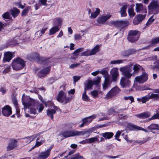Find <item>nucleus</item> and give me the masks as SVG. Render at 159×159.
<instances>
[{"label":"nucleus","mask_w":159,"mask_h":159,"mask_svg":"<svg viewBox=\"0 0 159 159\" xmlns=\"http://www.w3.org/2000/svg\"><path fill=\"white\" fill-rule=\"evenodd\" d=\"M99 136H96L95 137H92L88 139L89 143H94L95 141L98 142V143L99 142L98 141Z\"/></svg>","instance_id":"obj_46"},{"label":"nucleus","mask_w":159,"mask_h":159,"mask_svg":"<svg viewBox=\"0 0 159 159\" xmlns=\"http://www.w3.org/2000/svg\"><path fill=\"white\" fill-rule=\"evenodd\" d=\"M124 99L125 100L129 99L131 100V103L133 102L134 101V98L132 96H129L128 97H125Z\"/></svg>","instance_id":"obj_63"},{"label":"nucleus","mask_w":159,"mask_h":159,"mask_svg":"<svg viewBox=\"0 0 159 159\" xmlns=\"http://www.w3.org/2000/svg\"><path fill=\"white\" fill-rule=\"evenodd\" d=\"M135 50L134 49H129L123 52V55L125 56H128L134 53Z\"/></svg>","instance_id":"obj_38"},{"label":"nucleus","mask_w":159,"mask_h":159,"mask_svg":"<svg viewBox=\"0 0 159 159\" xmlns=\"http://www.w3.org/2000/svg\"><path fill=\"white\" fill-rule=\"evenodd\" d=\"M100 12V10L99 8H96L93 10V11L91 14L90 18L92 19H94L96 18L99 14Z\"/></svg>","instance_id":"obj_31"},{"label":"nucleus","mask_w":159,"mask_h":159,"mask_svg":"<svg viewBox=\"0 0 159 159\" xmlns=\"http://www.w3.org/2000/svg\"><path fill=\"white\" fill-rule=\"evenodd\" d=\"M84 159L83 157L80 155L79 153L75 154L73 156L71 159Z\"/></svg>","instance_id":"obj_49"},{"label":"nucleus","mask_w":159,"mask_h":159,"mask_svg":"<svg viewBox=\"0 0 159 159\" xmlns=\"http://www.w3.org/2000/svg\"><path fill=\"white\" fill-rule=\"evenodd\" d=\"M129 127L130 129L132 130H141L146 133L148 132V131L146 129L133 124L129 125Z\"/></svg>","instance_id":"obj_24"},{"label":"nucleus","mask_w":159,"mask_h":159,"mask_svg":"<svg viewBox=\"0 0 159 159\" xmlns=\"http://www.w3.org/2000/svg\"><path fill=\"white\" fill-rule=\"evenodd\" d=\"M148 75L146 73H143L141 75L136 77L134 81L139 83H143L148 80Z\"/></svg>","instance_id":"obj_9"},{"label":"nucleus","mask_w":159,"mask_h":159,"mask_svg":"<svg viewBox=\"0 0 159 159\" xmlns=\"http://www.w3.org/2000/svg\"><path fill=\"white\" fill-rule=\"evenodd\" d=\"M52 147L39 153L38 156V159H46L49 156Z\"/></svg>","instance_id":"obj_16"},{"label":"nucleus","mask_w":159,"mask_h":159,"mask_svg":"<svg viewBox=\"0 0 159 159\" xmlns=\"http://www.w3.org/2000/svg\"><path fill=\"white\" fill-rule=\"evenodd\" d=\"M82 38V36L80 34H76L74 35V39L75 40H80Z\"/></svg>","instance_id":"obj_55"},{"label":"nucleus","mask_w":159,"mask_h":159,"mask_svg":"<svg viewBox=\"0 0 159 159\" xmlns=\"http://www.w3.org/2000/svg\"><path fill=\"white\" fill-rule=\"evenodd\" d=\"M80 78V77L79 76H74L73 77L74 81L75 82H76L79 80Z\"/></svg>","instance_id":"obj_64"},{"label":"nucleus","mask_w":159,"mask_h":159,"mask_svg":"<svg viewBox=\"0 0 159 159\" xmlns=\"http://www.w3.org/2000/svg\"><path fill=\"white\" fill-rule=\"evenodd\" d=\"M12 101L14 105L16 107V109H17V107L18 106V102L16 99L15 98H13L12 99Z\"/></svg>","instance_id":"obj_58"},{"label":"nucleus","mask_w":159,"mask_h":159,"mask_svg":"<svg viewBox=\"0 0 159 159\" xmlns=\"http://www.w3.org/2000/svg\"><path fill=\"white\" fill-rule=\"evenodd\" d=\"M129 79L125 76L121 77L120 80V84L123 88H128L129 87L130 81Z\"/></svg>","instance_id":"obj_11"},{"label":"nucleus","mask_w":159,"mask_h":159,"mask_svg":"<svg viewBox=\"0 0 159 159\" xmlns=\"http://www.w3.org/2000/svg\"><path fill=\"white\" fill-rule=\"evenodd\" d=\"M24 106V108H30V112L34 115L37 114L38 112H41L43 109L44 107L42 104L38 103L33 99H30L28 102L25 103L22 100Z\"/></svg>","instance_id":"obj_1"},{"label":"nucleus","mask_w":159,"mask_h":159,"mask_svg":"<svg viewBox=\"0 0 159 159\" xmlns=\"http://www.w3.org/2000/svg\"><path fill=\"white\" fill-rule=\"evenodd\" d=\"M124 60L119 59L115 60H112L110 62V64L111 65H116L117 64H120V63L123 62Z\"/></svg>","instance_id":"obj_45"},{"label":"nucleus","mask_w":159,"mask_h":159,"mask_svg":"<svg viewBox=\"0 0 159 159\" xmlns=\"http://www.w3.org/2000/svg\"><path fill=\"white\" fill-rule=\"evenodd\" d=\"M53 22L54 25L57 26H60L61 25L62 20L60 18H56L53 19Z\"/></svg>","instance_id":"obj_34"},{"label":"nucleus","mask_w":159,"mask_h":159,"mask_svg":"<svg viewBox=\"0 0 159 159\" xmlns=\"http://www.w3.org/2000/svg\"><path fill=\"white\" fill-rule=\"evenodd\" d=\"M25 66L24 61L22 59L20 58L16 59L12 62V67L14 70H16L21 69L24 68Z\"/></svg>","instance_id":"obj_3"},{"label":"nucleus","mask_w":159,"mask_h":159,"mask_svg":"<svg viewBox=\"0 0 159 159\" xmlns=\"http://www.w3.org/2000/svg\"><path fill=\"white\" fill-rule=\"evenodd\" d=\"M12 57V54L10 52H7L4 54V60L5 61H9L11 59Z\"/></svg>","instance_id":"obj_28"},{"label":"nucleus","mask_w":159,"mask_h":159,"mask_svg":"<svg viewBox=\"0 0 159 159\" xmlns=\"http://www.w3.org/2000/svg\"><path fill=\"white\" fill-rule=\"evenodd\" d=\"M128 6V4H125L124 5L120 8V12L122 17H124L127 16V14L126 13V10Z\"/></svg>","instance_id":"obj_26"},{"label":"nucleus","mask_w":159,"mask_h":159,"mask_svg":"<svg viewBox=\"0 0 159 159\" xmlns=\"http://www.w3.org/2000/svg\"><path fill=\"white\" fill-rule=\"evenodd\" d=\"M110 23L117 28H120L121 29L129 24V22L126 20L111 21Z\"/></svg>","instance_id":"obj_7"},{"label":"nucleus","mask_w":159,"mask_h":159,"mask_svg":"<svg viewBox=\"0 0 159 159\" xmlns=\"http://www.w3.org/2000/svg\"><path fill=\"white\" fill-rule=\"evenodd\" d=\"M94 84L93 81L91 80L88 81L87 84L85 85V87L84 88V90L86 91L88 89H92L93 84Z\"/></svg>","instance_id":"obj_41"},{"label":"nucleus","mask_w":159,"mask_h":159,"mask_svg":"<svg viewBox=\"0 0 159 159\" xmlns=\"http://www.w3.org/2000/svg\"><path fill=\"white\" fill-rule=\"evenodd\" d=\"M91 93L93 98H95L98 95V92L97 91L94 90L91 92Z\"/></svg>","instance_id":"obj_57"},{"label":"nucleus","mask_w":159,"mask_h":159,"mask_svg":"<svg viewBox=\"0 0 159 159\" xmlns=\"http://www.w3.org/2000/svg\"><path fill=\"white\" fill-rule=\"evenodd\" d=\"M135 11L137 13H147V10L145 6L141 3H136L135 7Z\"/></svg>","instance_id":"obj_14"},{"label":"nucleus","mask_w":159,"mask_h":159,"mask_svg":"<svg viewBox=\"0 0 159 159\" xmlns=\"http://www.w3.org/2000/svg\"><path fill=\"white\" fill-rule=\"evenodd\" d=\"M128 13L130 17H133L135 14V13L134 11V9L133 8H131L128 10Z\"/></svg>","instance_id":"obj_48"},{"label":"nucleus","mask_w":159,"mask_h":159,"mask_svg":"<svg viewBox=\"0 0 159 159\" xmlns=\"http://www.w3.org/2000/svg\"><path fill=\"white\" fill-rule=\"evenodd\" d=\"M139 38V31L137 30H130L128 34L127 39L133 43L136 41Z\"/></svg>","instance_id":"obj_5"},{"label":"nucleus","mask_w":159,"mask_h":159,"mask_svg":"<svg viewBox=\"0 0 159 159\" xmlns=\"http://www.w3.org/2000/svg\"><path fill=\"white\" fill-rule=\"evenodd\" d=\"M120 91V89L117 86L112 88L106 95L105 98L107 99L111 98L118 94Z\"/></svg>","instance_id":"obj_6"},{"label":"nucleus","mask_w":159,"mask_h":159,"mask_svg":"<svg viewBox=\"0 0 159 159\" xmlns=\"http://www.w3.org/2000/svg\"><path fill=\"white\" fill-rule=\"evenodd\" d=\"M112 82V81L110 80V78L105 79L104 82L102 84L103 90H106L108 85Z\"/></svg>","instance_id":"obj_32"},{"label":"nucleus","mask_w":159,"mask_h":159,"mask_svg":"<svg viewBox=\"0 0 159 159\" xmlns=\"http://www.w3.org/2000/svg\"><path fill=\"white\" fill-rule=\"evenodd\" d=\"M148 128L151 132L154 134H159V125L157 124H152L148 126Z\"/></svg>","instance_id":"obj_17"},{"label":"nucleus","mask_w":159,"mask_h":159,"mask_svg":"<svg viewBox=\"0 0 159 159\" xmlns=\"http://www.w3.org/2000/svg\"><path fill=\"white\" fill-rule=\"evenodd\" d=\"M146 16V14L142 15L140 14L136 16L135 18H137V20H139V21L141 22L144 19Z\"/></svg>","instance_id":"obj_40"},{"label":"nucleus","mask_w":159,"mask_h":159,"mask_svg":"<svg viewBox=\"0 0 159 159\" xmlns=\"http://www.w3.org/2000/svg\"><path fill=\"white\" fill-rule=\"evenodd\" d=\"M82 99L84 101L86 102H90V99L89 97L86 94V91L84 90V92L82 94Z\"/></svg>","instance_id":"obj_33"},{"label":"nucleus","mask_w":159,"mask_h":159,"mask_svg":"<svg viewBox=\"0 0 159 159\" xmlns=\"http://www.w3.org/2000/svg\"><path fill=\"white\" fill-rule=\"evenodd\" d=\"M159 42V37L155 38L151 41L150 42V46H153L155 45L156 44Z\"/></svg>","instance_id":"obj_42"},{"label":"nucleus","mask_w":159,"mask_h":159,"mask_svg":"<svg viewBox=\"0 0 159 159\" xmlns=\"http://www.w3.org/2000/svg\"><path fill=\"white\" fill-rule=\"evenodd\" d=\"M95 118L96 116L93 115L88 117H87L82 119V122H84V123H85L86 125H88L92 121L93 119Z\"/></svg>","instance_id":"obj_22"},{"label":"nucleus","mask_w":159,"mask_h":159,"mask_svg":"<svg viewBox=\"0 0 159 159\" xmlns=\"http://www.w3.org/2000/svg\"><path fill=\"white\" fill-rule=\"evenodd\" d=\"M17 141L15 139L10 140V142L7 147V151H10L12 150L17 146Z\"/></svg>","instance_id":"obj_20"},{"label":"nucleus","mask_w":159,"mask_h":159,"mask_svg":"<svg viewBox=\"0 0 159 159\" xmlns=\"http://www.w3.org/2000/svg\"><path fill=\"white\" fill-rule=\"evenodd\" d=\"M159 7V3L157 1L152 0L148 6L149 12H152Z\"/></svg>","instance_id":"obj_15"},{"label":"nucleus","mask_w":159,"mask_h":159,"mask_svg":"<svg viewBox=\"0 0 159 159\" xmlns=\"http://www.w3.org/2000/svg\"><path fill=\"white\" fill-rule=\"evenodd\" d=\"M95 130V128L94 127L85 130L84 131H79L80 135H83L86 134H88V136L90 134Z\"/></svg>","instance_id":"obj_25"},{"label":"nucleus","mask_w":159,"mask_h":159,"mask_svg":"<svg viewBox=\"0 0 159 159\" xmlns=\"http://www.w3.org/2000/svg\"><path fill=\"white\" fill-rule=\"evenodd\" d=\"M123 132V130H122L121 131H118L116 133V135L115 136V139L118 140V141H120V139H119V138L120 135V134L122 132Z\"/></svg>","instance_id":"obj_51"},{"label":"nucleus","mask_w":159,"mask_h":159,"mask_svg":"<svg viewBox=\"0 0 159 159\" xmlns=\"http://www.w3.org/2000/svg\"><path fill=\"white\" fill-rule=\"evenodd\" d=\"M83 48H80L76 49L75 51L72 53V55H74L75 56H76L77 57H75L73 56L71 57V59H75L77 57L79 56V53L83 51Z\"/></svg>","instance_id":"obj_29"},{"label":"nucleus","mask_w":159,"mask_h":159,"mask_svg":"<svg viewBox=\"0 0 159 159\" xmlns=\"http://www.w3.org/2000/svg\"><path fill=\"white\" fill-rule=\"evenodd\" d=\"M45 140L43 136H40L38 137L36 140L35 144L31 149V150L34 149L36 147H38L42 145L45 141Z\"/></svg>","instance_id":"obj_19"},{"label":"nucleus","mask_w":159,"mask_h":159,"mask_svg":"<svg viewBox=\"0 0 159 159\" xmlns=\"http://www.w3.org/2000/svg\"><path fill=\"white\" fill-rule=\"evenodd\" d=\"M154 92L157 93L155 94L152 93L150 94V99H153L154 100H158L159 99V89H155L154 90Z\"/></svg>","instance_id":"obj_23"},{"label":"nucleus","mask_w":159,"mask_h":159,"mask_svg":"<svg viewBox=\"0 0 159 159\" xmlns=\"http://www.w3.org/2000/svg\"><path fill=\"white\" fill-rule=\"evenodd\" d=\"M159 118V113H157L155 115H154L152 117L148 119V121H150L151 120L155 119H158Z\"/></svg>","instance_id":"obj_54"},{"label":"nucleus","mask_w":159,"mask_h":159,"mask_svg":"<svg viewBox=\"0 0 159 159\" xmlns=\"http://www.w3.org/2000/svg\"><path fill=\"white\" fill-rule=\"evenodd\" d=\"M110 74L111 75V81L116 82L119 76L118 68L117 67L113 68L110 70Z\"/></svg>","instance_id":"obj_8"},{"label":"nucleus","mask_w":159,"mask_h":159,"mask_svg":"<svg viewBox=\"0 0 159 159\" xmlns=\"http://www.w3.org/2000/svg\"><path fill=\"white\" fill-rule=\"evenodd\" d=\"M91 52L89 50H87L86 51L82 53L81 55V56H91Z\"/></svg>","instance_id":"obj_52"},{"label":"nucleus","mask_w":159,"mask_h":159,"mask_svg":"<svg viewBox=\"0 0 159 159\" xmlns=\"http://www.w3.org/2000/svg\"><path fill=\"white\" fill-rule=\"evenodd\" d=\"M153 16H152L148 20L147 23H146V25L147 26H148L151 25L152 23L154 20V19L152 17Z\"/></svg>","instance_id":"obj_50"},{"label":"nucleus","mask_w":159,"mask_h":159,"mask_svg":"<svg viewBox=\"0 0 159 159\" xmlns=\"http://www.w3.org/2000/svg\"><path fill=\"white\" fill-rule=\"evenodd\" d=\"M57 107L55 106H53V108L49 109L47 110V115L48 116L50 117L52 120L53 119V115L56 113V111L57 110Z\"/></svg>","instance_id":"obj_21"},{"label":"nucleus","mask_w":159,"mask_h":159,"mask_svg":"<svg viewBox=\"0 0 159 159\" xmlns=\"http://www.w3.org/2000/svg\"><path fill=\"white\" fill-rule=\"evenodd\" d=\"M44 103H45L46 106H51L52 107L53 105V102L51 101H48L47 102H45Z\"/></svg>","instance_id":"obj_62"},{"label":"nucleus","mask_w":159,"mask_h":159,"mask_svg":"<svg viewBox=\"0 0 159 159\" xmlns=\"http://www.w3.org/2000/svg\"><path fill=\"white\" fill-rule=\"evenodd\" d=\"M59 30V28L58 26H54L50 30L49 34L50 35L56 33Z\"/></svg>","instance_id":"obj_37"},{"label":"nucleus","mask_w":159,"mask_h":159,"mask_svg":"<svg viewBox=\"0 0 159 159\" xmlns=\"http://www.w3.org/2000/svg\"><path fill=\"white\" fill-rule=\"evenodd\" d=\"M99 73L103 75L105 79L110 78V76L106 70H102L99 71Z\"/></svg>","instance_id":"obj_39"},{"label":"nucleus","mask_w":159,"mask_h":159,"mask_svg":"<svg viewBox=\"0 0 159 159\" xmlns=\"http://www.w3.org/2000/svg\"><path fill=\"white\" fill-rule=\"evenodd\" d=\"M34 138L33 136L26 137L23 139L22 142L24 144L26 145L34 140Z\"/></svg>","instance_id":"obj_27"},{"label":"nucleus","mask_w":159,"mask_h":159,"mask_svg":"<svg viewBox=\"0 0 159 159\" xmlns=\"http://www.w3.org/2000/svg\"><path fill=\"white\" fill-rule=\"evenodd\" d=\"M30 9L31 8L30 6L26 7L25 9L23 10L22 12L21 16H25Z\"/></svg>","instance_id":"obj_44"},{"label":"nucleus","mask_w":159,"mask_h":159,"mask_svg":"<svg viewBox=\"0 0 159 159\" xmlns=\"http://www.w3.org/2000/svg\"><path fill=\"white\" fill-rule=\"evenodd\" d=\"M99 48V46L98 45H97L94 47L90 51L91 55H93L95 54L98 51Z\"/></svg>","instance_id":"obj_43"},{"label":"nucleus","mask_w":159,"mask_h":159,"mask_svg":"<svg viewBox=\"0 0 159 159\" xmlns=\"http://www.w3.org/2000/svg\"><path fill=\"white\" fill-rule=\"evenodd\" d=\"M57 99L59 102L65 104L71 101L72 98L71 97H66V93L61 91L59 93Z\"/></svg>","instance_id":"obj_4"},{"label":"nucleus","mask_w":159,"mask_h":159,"mask_svg":"<svg viewBox=\"0 0 159 159\" xmlns=\"http://www.w3.org/2000/svg\"><path fill=\"white\" fill-rule=\"evenodd\" d=\"M80 64V63H76V64H72L69 67V68L70 69H74L75 68L77 67Z\"/></svg>","instance_id":"obj_59"},{"label":"nucleus","mask_w":159,"mask_h":159,"mask_svg":"<svg viewBox=\"0 0 159 159\" xmlns=\"http://www.w3.org/2000/svg\"><path fill=\"white\" fill-rule=\"evenodd\" d=\"M111 16L110 14L98 17L97 20V22L99 24H104L106 22Z\"/></svg>","instance_id":"obj_13"},{"label":"nucleus","mask_w":159,"mask_h":159,"mask_svg":"<svg viewBox=\"0 0 159 159\" xmlns=\"http://www.w3.org/2000/svg\"><path fill=\"white\" fill-rule=\"evenodd\" d=\"M63 136L65 138L79 136V131L76 130H71L64 132L62 134Z\"/></svg>","instance_id":"obj_12"},{"label":"nucleus","mask_w":159,"mask_h":159,"mask_svg":"<svg viewBox=\"0 0 159 159\" xmlns=\"http://www.w3.org/2000/svg\"><path fill=\"white\" fill-rule=\"evenodd\" d=\"M102 135L106 139H110L112 137L113 134L112 132H106L102 133Z\"/></svg>","instance_id":"obj_36"},{"label":"nucleus","mask_w":159,"mask_h":159,"mask_svg":"<svg viewBox=\"0 0 159 159\" xmlns=\"http://www.w3.org/2000/svg\"><path fill=\"white\" fill-rule=\"evenodd\" d=\"M10 14L8 12H6L2 15L3 18L5 19H10Z\"/></svg>","instance_id":"obj_53"},{"label":"nucleus","mask_w":159,"mask_h":159,"mask_svg":"<svg viewBox=\"0 0 159 159\" xmlns=\"http://www.w3.org/2000/svg\"><path fill=\"white\" fill-rule=\"evenodd\" d=\"M2 113L5 116H8L12 114L11 108L8 105H6L2 108Z\"/></svg>","instance_id":"obj_18"},{"label":"nucleus","mask_w":159,"mask_h":159,"mask_svg":"<svg viewBox=\"0 0 159 159\" xmlns=\"http://www.w3.org/2000/svg\"><path fill=\"white\" fill-rule=\"evenodd\" d=\"M11 15L14 17L17 16L19 13L20 11L16 8H13L11 10Z\"/></svg>","instance_id":"obj_35"},{"label":"nucleus","mask_w":159,"mask_h":159,"mask_svg":"<svg viewBox=\"0 0 159 159\" xmlns=\"http://www.w3.org/2000/svg\"><path fill=\"white\" fill-rule=\"evenodd\" d=\"M34 71L39 77H44L49 72L50 69L48 67L42 70H40L39 68H37Z\"/></svg>","instance_id":"obj_10"},{"label":"nucleus","mask_w":159,"mask_h":159,"mask_svg":"<svg viewBox=\"0 0 159 159\" xmlns=\"http://www.w3.org/2000/svg\"><path fill=\"white\" fill-rule=\"evenodd\" d=\"M100 80L101 78L99 77L98 76L96 78V79L93 82L94 84H97L100 82Z\"/></svg>","instance_id":"obj_56"},{"label":"nucleus","mask_w":159,"mask_h":159,"mask_svg":"<svg viewBox=\"0 0 159 159\" xmlns=\"http://www.w3.org/2000/svg\"><path fill=\"white\" fill-rule=\"evenodd\" d=\"M0 92L2 93V94H4L6 92V89L5 88L2 87L0 88Z\"/></svg>","instance_id":"obj_60"},{"label":"nucleus","mask_w":159,"mask_h":159,"mask_svg":"<svg viewBox=\"0 0 159 159\" xmlns=\"http://www.w3.org/2000/svg\"><path fill=\"white\" fill-rule=\"evenodd\" d=\"M41 90H44V88H42L41 89L38 88L34 90V91L36 93L38 94L39 93V91H40Z\"/></svg>","instance_id":"obj_61"},{"label":"nucleus","mask_w":159,"mask_h":159,"mask_svg":"<svg viewBox=\"0 0 159 159\" xmlns=\"http://www.w3.org/2000/svg\"><path fill=\"white\" fill-rule=\"evenodd\" d=\"M135 116L140 119H145L149 117L150 116V114L149 112H145L136 115Z\"/></svg>","instance_id":"obj_30"},{"label":"nucleus","mask_w":159,"mask_h":159,"mask_svg":"<svg viewBox=\"0 0 159 159\" xmlns=\"http://www.w3.org/2000/svg\"><path fill=\"white\" fill-rule=\"evenodd\" d=\"M150 99V94L148 95H146L145 96L142 97V103H145L147 101H148Z\"/></svg>","instance_id":"obj_47"},{"label":"nucleus","mask_w":159,"mask_h":159,"mask_svg":"<svg viewBox=\"0 0 159 159\" xmlns=\"http://www.w3.org/2000/svg\"><path fill=\"white\" fill-rule=\"evenodd\" d=\"M132 65V64L130 65L129 66H123L120 68V71L121 72L124 76L128 78H130L132 75L138 73L141 67L139 65L136 64L134 65L133 67L134 71L132 73H131L132 71L131 66Z\"/></svg>","instance_id":"obj_2"}]
</instances>
